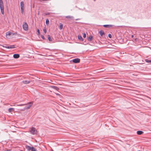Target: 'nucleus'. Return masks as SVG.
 Returning <instances> with one entry per match:
<instances>
[{
    "mask_svg": "<svg viewBox=\"0 0 151 151\" xmlns=\"http://www.w3.org/2000/svg\"><path fill=\"white\" fill-rule=\"evenodd\" d=\"M11 34V32H8L6 33V35L7 36L8 35L10 36Z\"/></svg>",
    "mask_w": 151,
    "mask_h": 151,
    "instance_id": "obj_19",
    "label": "nucleus"
},
{
    "mask_svg": "<svg viewBox=\"0 0 151 151\" xmlns=\"http://www.w3.org/2000/svg\"><path fill=\"white\" fill-rule=\"evenodd\" d=\"M24 2L23 1H21L20 3V7L21 9V13L23 14L24 13Z\"/></svg>",
    "mask_w": 151,
    "mask_h": 151,
    "instance_id": "obj_3",
    "label": "nucleus"
},
{
    "mask_svg": "<svg viewBox=\"0 0 151 151\" xmlns=\"http://www.w3.org/2000/svg\"><path fill=\"white\" fill-rule=\"evenodd\" d=\"M14 109L13 108H9L8 109V111L9 112H12L13 110H14Z\"/></svg>",
    "mask_w": 151,
    "mask_h": 151,
    "instance_id": "obj_17",
    "label": "nucleus"
},
{
    "mask_svg": "<svg viewBox=\"0 0 151 151\" xmlns=\"http://www.w3.org/2000/svg\"><path fill=\"white\" fill-rule=\"evenodd\" d=\"M41 37L43 40H45V38L43 35H41Z\"/></svg>",
    "mask_w": 151,
    "mask_h": 151,
    "instance_id": "obj_25",
    "label": "nucleus"
},
{
    "mask_svg": "<svg viewBox=\"0 0 151 151\" xmlns=\"http://www.w3.org/2000/svg\"><path fill=\"white\" fill-rule=\"evenodd\" d=\"M29 132L32 134L34 135L37 134V131L36 130L35 128L32 127L30 128Z\"/></svg>",
    "mask_w": 151,
    "mask_h": 151,
    "instance_id": "obj_2",
    "label": "nucleus"
},
{
    "mask_svg": "<svg viewBox=\"0 0 151 151\" xmlns=\"http://www.w3.org/2000/svg\"><path fill=\"white\" fill-rule=\"evenodd\" d=\"M22 82L24 84H27L29 83H30V81H23Z\"/></svg>",
    "mask_w": 151,
    "mask_h": 151,
    "instance_id": "obj_15",
    "label": "nucleus"
},
{
    "mask_svg": "<svg viewBox=\"0 0 151 151\" xmlns=\"http://www.w3.org/2000/svg\"><path fill=\"white\" fill-rule=\"evenodd\" d=\"M27 104H17L16 106H22L26 105Z\"/></svg>",
    "mask_w": 151,
    "mask_h": 151,
    "instance_id": "obj_22",
    "label": "nucleus"
},
{
    "mask_svg": "<svg viewBox=\"0 0 151 151\" xmlns=\"http://www.w3.org/2000/svg\"><path fill=\"white\" fill-rule=\"evenodd\" d=\"M43 31L45 33H46L47 32V30L45 28L43 29Z\"/></svg>",
    "mask_w": 151,
    "mask_h": 151,
    "instance_id": "obj_28",
    "label": "nucleus"
},
{
    "mask_svg": "<svg viewBox=\"0 0 151 151\" xmlns=\"http://www.w3.org/2000/svg\"><path fill=\"white\" fill-rule=\"evenodd\" d=\"M145 61L146 62L148 63H151V60H150L146 59Z\"/></svg>",
    "mask_w": 151,
    "mask_h": 151,
    "instance_id": "obj_21",
    "label": "nucleus"
},
{
    "mask_svg": "<svg viewBox=\"0 0 151 151\" xmlns=\"http://www.w3.org/2000/svg\"><path fill=\"white\" fill-rule=\"evenodd\" d=\"M80 59L78 58H76L73 60L72 61L74 63H78L80 62Z\"/></svg>",
    "mask_w": 151,
    "mask_h": 151,
    "instance_id": "obj_6",
    "label": "nucleus"
},
{
    "mask_svg": "<svg viewBox=\"0 0 151 151\" xmlns=\"http://www.w3.org/2000/svg\"><path fill=\"white\" fill-rule=\"evenodd\" d=\"M4 47H5V48L8 49L14 48L15 47L14 45H10V46H6Z\"/></svg>",
    "mask_w": 151,
    "mask_h": 151,
    "instance_id": "obj_7",
    "label": "nucleus"
},
{
    "mask_svg": "<svg viewBox=\"0 0 151 151\" xmlns=\"http://www.w3.org/2000/svg\"><path fill=\"white\" fill-rule=\"evenodd\" d=\"M100 34L101 36H102L104 34V32L102 30H101L100 31Z\"/></svg>",
    "mask_w": 151,
    "mask_h": 151,
    "instance_id": "obj_11",
    "label": "nucleus"
},
{
    "mask_svg": "<svg viewBox=\"0 0 151 151\" xmlns=\"http://www.w3.org/2000/svg\"><path fill=\"white\" fill-rule=\"evenodd\" d=\"M50 14V13L49 12H48L47 13H45V15H49Z\"/></svg>",
    "mask_w": 151,
    "mask_h": 151,
    "instance_id": "obj_30",
    "label": "nucleus"
},
{
    "mask_svg": "<svg viewBox=\"0 0 151 151\" xmlns=\"http://www.w3.org/2000/svg\"><path fill=\"white\" fill-rule=\"evenodd\" d=\"M133 35H132V37H133Z\"/></svg>",
    "mask_w": 151,
    "mask_h": 151,
    "instance_id": "obj_32",
    "label": "nucleus"
},
{
    "mask_svg": "<svg viewBox=\"0 0 151 151\" xmlns=\"http://www.w3.org/2000/svg\"><path fill=\"white\" fill-rule=\"evenodd\" d=\"M28 147L30 148L31 151H37V150L33 147H31L29 146H28Z\"/></svg>",
    "mask_w": 151,
    "mask_h": 151,
    "instance_id": "obj_10",
    "label": "nucleus"
},
{
    "mask_svg": "<svg viewBox=\"0 0 151 151\" xmlns=\"http://www.w3.org/2000/svg\"><path fill=\"white\" fill-rule=\"evenodd\" d=\"M52 88H53L54 89L57 90H58L59 89V88L56 86H52Z\"/></svg>",
    "mask_w": 151,
    "mask_h": 151,
    "instance_id": "obj_16",
    "label": "nucleus"
},
{
    "mask_svg": "<svg viewBox=\"0 0 151 151\" xmlns=\"http://www.w3.org/2000/svg\"><path fill=\"white\" fill-rule=\"evenodd\" d=\"M114 26L112 25H104L103 26L105 27L110 28Z\"/></svg>",
    "mask_w": 151,
    "mask_h": 151,
    "instance_id": "obj_9",
    "label": "nucleus"
},
{
    "mask_svg": "<svg viewBox=\"0 0 151 151\" xmlns=\"http://www.w3.org/2000/svg\"><path fill=\"white\" fill-rule=\"evenodd\" d=\"M108 37L109 38H111L112 37L111 35V34H109L108 35Z\"/></svg>",
    "mask_w": 151,
    "mask_h": 151,
    "instance_id": "obj_29",
    "label": "nucleus"
},
{
    "mask_svg": "<svg viewBox=\"0 0 151 151\" xmlns=\"http://www.w3.org/2000/svg\"><path fill=\"white\" fill-rule=\"evenodd\" d=\"M37 32L38 33V35H40V30L39 29H38L37 30Z\"/></svg>",
    "mask_w": 151,
    "mask_h": 151,
    "instance_id": "obj_26",
    "label": "nucleus"
},
{
    "mask_svg": "<svg viewBox=\"0 0 151 151\" xmlns=\"http://www.w3.org/2000/svg\"><path fill=\"white\" fill-rule=\"evenodd\" d=\"M49 20L48 19H47L46 20V23L47 25H48L49 24Z\"/></svg>",
    "mask_w": 151,
    "mask_h": 151,
    "instance_id": "obj_23",
    "label": "nucleus"
},
{
    "mask_svg": "<svg viewBox=\"0 0 151 151\" xmlns=\"http://www.w3.org/2000/svg\"><path fill=\"white\" fill-rule=\"evenodd\" d=\"M143 133V132L141 131H138L137 132V133L138 135H141Z\"/></svg>",
    "mask_w": 151,
    "mask_h": 151,
    "instance_id": "obj_14",
    "label": "nucleus"
},
{
    "mask_svg": "<svg viewBox=\"0 0 151 151\" xmlns=\"http://www.w3.org/2000/svg\"><path fill=\"white\" fill-rule=\"evenodd\" d=\"M93 39V36L92 35H90L88 38V40L89 41H91Z\"/></svg>",
    "mask_w": 151,
    "mask_h": 151,
    "instance_id": "obj_12",
    "label": "nucleus"
},
{
    "mask_svg": "<svg viewBox=\"0 0 151 151\" xmlns=\"http://www.w3.org/2000/svg\"><path fill=\"white\" fill-rule=\"evenodd\" d=\"M19 54H16L13 55V57L15 58H19Z\"/></svg>",
    "mask_w": 151,
    "mask_h": 151,
    "instance_id": "obj_8",
    "label": "nucleus"
},
{
    "mask_svg": "<svg viewBox=\"0 0 151 151\" xmlns=\"http://www.w3.org/2000/svg\"><path fill=\"white\" fill-rule=\"evenodd\" d=\"M22 27L23 29L25 31H27L28 29V24L26 22H24L22 25Z\"/></svg>",
    "mask_w": 151,
    "mask_h": 151,
    "instance_id": "obj_4",
    "label": "nucleus"
},
{
    "mask_svg": "<svg viewBox=\"0 0 151 151\" xmlns=\"http://www.w3.org/2000/svg\"><path fill=\"white\" fill-rule=\"evenodd\" d=\"M27 105H28V106H27L25 107V109H29L31 106L33 105V102H28L27 104H26Z\"/></svg>",
    "mask_w": 151,
    "mask_h": 151,
    "instance_id": "obj_5",
    "label": "nucleus"
},
{
    "mask_svg": "<svg viewBox=\"0 0 151 151\" xmlns=\"http://www.w3.org/2000/svg\"><path fill=\"white\" fill-rule=\"evenodd\" d=\"M48 39L50 41H52V39L50 35H48Z\"/></svg>",
    "mask_w": 151,
    "mask_h": 151,
    "instance_id": "obj_20",
    "label": "nucleus"
},
{
    "mask_svg": "<svg viewBox=\"0 0 151 151\" xmlns=\"http://www.w3.org/2000/svg\"><path fill=\"white\" fill-rule=\"evenodd\" d=\"M28 150H31V149H30V148L28 147Z\"/></svg>",
    "mask_w": 151,
    "mask_h": 151,
    "instance_id": "obj_31",
    "label": "nucleus"
},
{
    "mask_svg": "<svg viewBox=\"0 0 151 151\" xmlns=\"http://www.w3.org/2000/svg\"><path fill=\"white\" fill-rule=\"evenodd\" d=\"M83 37L84 38H86V35L85 33H83Z\"/></svg>",
    "mask_w": 151,
    "mask_h": 151,
    "instance_id": "obj_27",
    "label": "nucleus"
},
{
    "mask_svg": "<svg viewBox=\"0 0 151 151\" xmlns=\"http://www.w3.org/2000/svg\"><path fill=\"white\" fill-rule=\"evenodd\" d=\"M78 39L79 40L82 41L83 40V39L81 36L79 35H78Z\"/></svg>",
    "mask_w": 151,
    "mask_h": 151,
    "instance_id": "obj_13",
    "label": "nucleus"
},
{
    "mask_svg": "<svg viewBox=\"0 0 151 151\" xmlns=\"http://www.w3.org/2000/svg\"><path fill=\"white\" fill-rule=\"evenodd\" d=\"M0 8L1 14H4V7L3 2L2 0H0Z\"/></svg>",
    "mask_w": 151,
    "mask_h": 151,
    "instance_id": "obj_1",
    "label": "nucleus"
},
{
    "mask_svg": "<svg viewBox=\"0 0 151 151\" xmlns=\"http://www.w3.org/2000/svg\"><path fill=\"white\" fill-rule=\"evenodd\" d=\"M60 28V29H61L63 28V24H62L60 23L59 24Z\"/></svg>",
    "mask_w": 151,
    "mask_h": 151,
    "instance_id": "obj_18",
    "label": "nucleus"
},
{
    "mask_svg": "<svg viewBox=\"0 0 151 151\" xmlns=\"http://www.w3.org/2000/svg\"><path fill=\"white\" fill-rule=\"evenodd\" d=\"M66 18H72V17L68 16L66 17Z\"/></svg>",
    "mask_w": 151,
    "mask_h": 151,
    "instance_id": "obj_24",
    "label": "nucleus"
}]
</instances>
